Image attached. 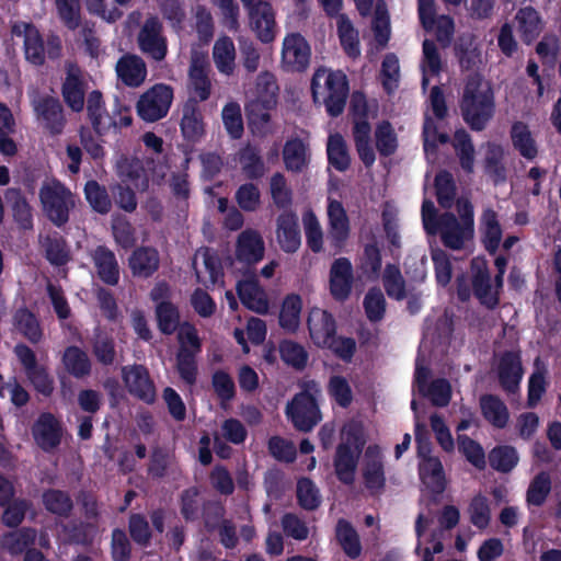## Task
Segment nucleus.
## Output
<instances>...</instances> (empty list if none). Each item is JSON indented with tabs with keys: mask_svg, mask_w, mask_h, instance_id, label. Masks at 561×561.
Here are the masks:
<instances>
[{
	"mask_svg": "<svg viewBox=\"0 0 561 561\" xmlns=\"http://www.w3.org/2000/svg\"><path fill=\"white\" fill-rule=\"evenodd\" d=\"M302 310V299L297 294L287 295L282 304L278 317L279 327L289 333L298 331L300 325V314Z\"/></svg>",
	"mask_w": 561,
	"mask_h": 561,
	"instance_id": "ea45409f",
	"label": "nucleus"
},
{
	"mask_svg": "<svg viewBox=\"0 0 561 561\" xmlns=\"http://www.w3.org/2000/svg\"><path fill=\"white\" fill-rule=\"evenodd\" d=\"M435 188L439 206L445 209L450 208L456 197V184L453 174L447 170L439 171L435 176Z\"/></svg>",
	"mask_w": 561,
	"mask_h": 561,
	"instance_id": "680f3d73",
	"label": "nucleus"
},
{
	"mask_svg": "<svg viewBox=\"0 0 561 561\" xmlns=\"http://www.w3.org/2000/svg\"><path fill=\"white\" fill-rule=\"evenodd\" d=\"M188 89L191 96L195 98L197 104L205 102L211 94V81L209 78V68L204 61L194 59L188 67Z\"/></svg>",
	"mask_w": 561,
	"mask_h": 561,
	"instance_id": "c85d7f7f",
	"label": "nucleus"
},
{
	"mask_svg": "<svg viewBox=\"0 0 561 561\" xmlns=\"http://www.w3.org/2000/svg\"><path fill=\"white\" fill-rule=\"evenodd\" d=\"M462 122L472 131H483L495 113L494 92L482 75L474 72L467 77L459 100Z\"/></svg>",
	"mask_w": 561,
	"mask_h": 561,
	"instance_id": "f257e3e1",
	"label": "nucleus"
},
{
	"mask_svg": "<svg viewBox=\"0 0 561 561\" xmlns=\"http://www.w3.org/2000/svg\"><path fill=\"white\" fill-rule=\"evenodd\" d=\"M5 197L8 203H11L14 221L24 230L31 229L33 226L32 210L21 190L9 188Z\"/></svg>",
	"mask_w": 561,
	"mask_h": 561,
	"instance_id": "09e8293b",
	"label": "nucleus"
},
{
	"mask_svg": "<svg viewBox=\"0 0 561 561\" xmlns=\"http://www.w3.org/2000/svg\"><path fill=\"white\" fill-rule=\"evenodd\" d=\"M128 265L133 276L149 278L159 270V251L150 247L135 249L129 255Z\"/></svg>",
	"mask_w": 561,
	"mask_h": 561,
	"instance_id": "cd10ccee",
	"label": "nucleus"
},
{
	"mask_svg": "<svg viewBox=\"0 0 561 561\" xmlns=\"http://www.w3.org/2000/svg\"><path fill=\"white\" fill-rule=\"evenodd\" d=\"M455 56L462 70H471L476 65L478 51L470 34L460 35L455 43Z\"/></svg>",
	"mask_w": 561,
	"mask_h": 561,
	"instance_id": "338daca9",
	"label": "nucleus"
},
{
	"mask_svg": "<svg viewBox=\"0 0 561 561\" xmlns=\"http://www.w3.org/2000/svg\"><path fill=\"white\" fill-rule=\"evenodd\" d=\"M307 151V145L298 136L286 139L282 153L285 169L295 173L304 171L309 162Z\"/></svg>",
	"mask_w": 561,
	"mask_h": 561,
	"instance_id": "e433bc0d",
	"label": "nucleus"
},
{
	"mask_svg": "<svg viewBox=\"0 0 561 561\" xmlns=\"http://www.w3.org/2000/svg\"><path fill=\"white\" fill-rule=\"evenodd\" d=\"M181 134L188 142H198L205 135V123L195 98H187L182 105V118L180 122Z\"/></svg>",
	"mask_w": 561,
	"mask_h": 561,
	"instance_id": "4be33fe9",
	"label": "nucleus"
},
{
	"mask_svg": "<svg viewBox=\"0 0 561 561\" xmlns=\"http://www.w3.org/2000/svg\"><path fill=\"white\" fill-rule=\"evenodd\" d=\"M156 320L159 331L164 335L175 333L182 325L179 307L170 300L157 304Z\"/></svg>",
	"mask_w": 561,
	"mask_h": 561,
	"instance_id": "49530a36",
	"label": "nucleus"
},
{
	"mask_svg": "<svg viewBox=\"0 0 561 561\" xmlns=\"http://www.w3.org/2000/svg\"><path fill=\"white\" fill-rule=\"evenodd\" d=\"M270 195L276 208L282 211H293V192L285 175L282 172H274L270 178Z\"/></svg>",
	"mask_w": 561,
	"mask_h": 561,
	"instance_id": "8fccbe9b",
	"label": "nucleus"
},
{
	"mask_svg": "<svg viewBox=\"0 0 561 561\" xmlns=\"http://www.w3.org/2000/svg\"><path fill=\"white\" fill-rule=\"evenodd\" d=\"M354 284L353 265L348 257L341 256L333 261L330 268V294L336 301L348 300Z\"/></svg>",
	"mask_w": 561,
	"mask_h": 561,
	"instance_id": "dca6fc26",
	"label": "nucleus"
},
{
	"mask_svg": "<svg viewBox=\"0 0 561 561\" xmlns=\"http://www.w3.org/2000/svg\"><path fill=\"white\" fill-rule=\"evenodd\" d=\"M248 13L249 25L257 41L272 43L277 34V23L272 4L265 0H241Z\"/></svg>",
	"mask_w": 561,
	"mask_h": 561,
	"instance_id": "6e6552de",
	"label": "nucleus"
},
{
	"mask_svg": "<svg viewBox=\"0 0 561 561\" xmlns=\"http://www.w3.org/2000/svg\"><path fill=\"white\" fill-rule=\"evenodd\" d=\"M275 105V99L256 100L247 105L249 125L256 129H264L271 121L270 110Z\"/></svg>",
	"mask_w": 561,
	"mask_h": 561,
	"instance_id": "0e129e2a",
	"label": "nucleus"
},
{
	"mask_svg": "<svg viewBox=\"0 0 561 561\" xmlns=\"http://www.w3.org/2000/svg\"><path fill=\"white\" fill-rule=\"evenodd\" d=\"M85 82L80 70L68 69L61 84V95L67 107L79 113L84 107Z\"/></svg>",
	"mask_w": 561,
	"mask_h": 561,
	"instance_id": "bb28decb",
	"label": "nucleus"
},
{
	"mask_svg": "<svg viewBox=\"0 0 561 561\" xmlns=\"http://www.w3.org/2000/svg\"><path fill=\"white\" fill-rule=\"evenodd\" d=\"M311 92L316 105H324L327 115L336 118L345 110L350 95L347 75L341 70L320 67L311 80Z\"/></svg>",
	"mask_w": 561,
	"mask_h": 561,
	"instance_id": "f03ea898",
	"label": "nucleus"
},
{
	"mask_svg": "<svg viewBox=\"0 0 561 561\" xmlns=\"http://www.w3.org/2000/svg\"><path fill=\"white\" fill-rule=\"evenodd\" d=\"M35 444L45 453L54 451L62 439L60 421L51 412H42L31 427Z\"/></svg>",
	"mask_w": 561,
	"mask_h": 561,
	"instance_id": "ddd939ff",
	"label": "nucleus"
},
{
	"mask_svg": "<svg viewBox=\"0 0 561 561\" xmlns=\"http://www.w3.org/2000/svg\"><path fill=\"white\" fill-rule=\"evenodd\" d=\"M327 158L330 164L337 171H346L351 165V157L347 150L345 139L335 134L329 137L327 141Z\"/></svg>",
	"mask_w": 561,
	"mask_h": 561,
	"instance_id": "6e6d98bb",
	"label": "nucleus"
},
{
	"mask_svg": "<svg viewBox=\"0 0 561 561\" xmlns=\"http://www.w3.org/2000/svg\"><path fill=\"white\" fill-rule=\"evenodd\" d=\"M297 500L302 510L314 511L320 506L319 490L311 478L302 477L298 480Z\"/></svg>",
	"mask_w": 561,
	"mask_h": 561,
	"instance_id": "69168bd1",
	"label": "nucleus"
},
{
	"mask_svg": "<svg viewBox=\"0 0 561 561\" xmlns=\"http://www.w3.org/2000/svg\"><path fill=\"white\" fill-rule=\"evenodd\" d=\"M490 467L496 472L510 473L519 462L518 451L508 444L495 445L488 456Z\"/></svg>",
	"mask_w": 561,
	"mask_h": 561,
	"instance_id": "37998d69",
	"label": "nucleus"
},
{
	"mask_svg": "<svg viewBox=\"0 0 561 561\" xmlns=\"http://www.w3.org/2000/svg\"><path fill=\"white\" fill-rule=\"evenodd\" d=\"M123 380L130 396L150 404L157 398V389L150 378L148 368L142 364L124 366L121 369Z\"/></svg>",
	"mask_w": 561,
	"mask_h": 561,
	"instance_id": "2eb2a0df",
	"label": "nucleus"
},
{
	"mask_svg": "<svg viewBox=\"0 0 561 561\" xmlns=\"http://www.w3.org/2000/svg\"><path fill=\"white\" fill-rule=\"evenodd\" d=\"M12 35L24 38V53L27 61L35 66L44 65V39L36 25L24 22L14 24L12 25Z\"/></svg>",
	"mask_w": 561,
	"mask_h": 561,
	"instance_id": "aec40b11",
	"label": "nucleus"
},
{
	"mask_svg": "<svg viewBox=\"0 0 561 561\" xmlns=\"http://www.w3.org/2000/svg\"><path fill=\"white\" fill-rule=\"evenodd\" d=\"M327 217H329V239L331 245L340 250L345 245L351 233L350 218L345 207L339 201L329 199Z\"/></svg>",
	"mask_w": 561,
	"mask_h": 561,
	"instance_id": "a211bd4d",
	"label": "nucleus"
},
{
	"mask_svg": "<svg viewBox=\"0 0 561 561\" xmlns=\"http://www.w3.org/2000/svg\"><path fill=\"white\" fill-rule=\"evenodd\" d=\"M346 440L339 443L333 458L334 472L337 480L344 485H352L355 481V473L359 455L365 446L363 430L351 424L344 430Z\"/></svg>",
	"mask_w": 561,
	"mask_h": 561,
	"instance_id": "20e7f679",
	"label": "nucleus"
},
{
	"mask_svg": "<svg viewBox=\"0 0 561 561\" xmlns=\"http://www.w3.org/2000/svg\"><path fill=\"white\" fill-rule=\"evenodd\" d=\"M515 20L518 22L520 37L525 43L537 38L541 32V20L537 10L526 7L518 10Z\"/></svg>",
	"mask_w": 561,
	"mask_h": 561,
	"instance_id": "864d4df0",
	"label": "nucleus"
},
{
	"mask_svg": "<svg viewBox=\"0 0 561 561\" xmlns=\"http://www.w3.org/2000/svg\"><path fill=\"white\" fill-rule=\"evenodd\" d=\"M213 59L218 72L231 76L236 69V47L232 39L220 36L214 43Z\"/></svg>",
	"mask_w": 561,
	"mask_h": 561,
	"instance_id": "4c0bfd02",
	"label": "nucleus"
},
{
	"mask_svg": "<svg viewBox=\"0 0 561 561\" xmlns=\"http://www.w3.org/2000/svg\"><path fill=\"white\" fill-rule=\"evenodd\" d=\"M419 476L425 486L434 493H443L446 481L442 461L437 457L421 458Z\"/></svg>",
	"mask_w": 561,
	"mask_h": 561,
	"instance_id": "f704fd0d",
	"label": "nucleus"
},
{
	"mask_svg": "<svg viewBox=\"0 0 561 561\" xmlns=\"http://www.w3.org/2000/svg\"><path fill=\"white\" fill-rule=\"evenodd\" d=\"M458 451L467 458V461L478 470H484L486 467L485 453L483 446L477 443L467 434L457 435Z\"/></svg>",
	"mask_w": 561,
	"mask_h": 561,
	"instance_id": "4d7b16f0",
	"label": "nucleus"
},
{
	"mask_svg": "<svg viewBox=\"0 0 561 561\" xmlns=\"http://www.w3.org/2000/svg\"><path fill=\"white\" fill-rule=\"evenodd\" d=\"M282 55L291 71L302 72L309 65L310 47L300 33H291L283 42Z\"/></svg>",
	"mask_w": 561,
	"mask_h": 561,
	"instance_id": "412c9836",
	"label": "nucleus"
},
{
	"mask_svg": "<svg viewBox=\"0 0 561 561\" xmlns=\"http://www.w3.org/2000/svg\"><path fill=\"white\" fill-rule=\"evenodd\" d=\"M279 354L284 364L302 370L308 362V353L302 345L295 341L283 340L279 343Z\"/></svg>",
	"mask_w": 561,
	"mask_h": 561,
	"instance_id": "052dcab7",
	"label": "nucleus"
},
{
	"mask_svg": "<svg viewBox=\"0 0 561 561\" xmlns=\"http://www.w3.org/2000/svg\"><path fill=\"white\" fill-rule=\"evenodd\" d=\"M39 199L46 217L57 227H62L69 219V209L75 205L72 193L56 181L45 184L39 190Z\"/></svg>",
	"mask_w": 561,
	"mask_h": 561,
	"instance_id": "423d86ee",
	"label": "nucleus"
},
{
	"mask_svg": "<svg viewBox=\"0 0 561 561\" xmlns=\"http://www.w3.org/2000/svg\"><path fill=\"white\" fill-rule=\"evenodd\" d=\"M42 503L44 508L61 518H68L73 511V501L67 491L47 489L43 491Z\"/></svg>",
	"mask_w": 561,
	"mask_h": 561,
	"instance_id": "79ce46f5",
	"label": "nucleus"
},
{
	"mask_svg": "<svg viewBox=\"0 0 561 561\" xmlns=\"http://www.w3.org/2000/svg\"><path fill=\"white\" fill-rule=\"evenodd\" d=\"M503 229L492 208L484 209L480 217V241L490 255H494L501 245Z\"/></svg>",
	"mask_w": 561,
	"mask_h": 561,
	"instance_id": "c756f323",
	"label": "nucleus"
},
{
	"mask_svg": "<svg viewBox=\"0 0 561 561\" xmlns=\"http://www.w3.org/2000/svg\"><path fill=\"white\" fill-rule=\"evenodd\" d=\"M511 139L514 149L518 151L520 156L528 160L537 157L538 149L536 141L531 138L528 126L524 122L517 121L512 124Z\"/></svg>",
	"mask_w": 561,
	"mask_h": 561,
	"instance_id": "de8ad7c7",
	"label": "nucleus"
},
{
	"mask_svg": "<svg viewBox=\"0 0 561 561\" xmlns=\"http://www.w3.org/2000/svg\"><path fill=\"white\" fill-rule=\"evenodd\" d=\"M61 362L67 373L77 379H82L91 374L92 366L89 355L78 346L66 347Z\"/></svg>",
	"mask_w": 561,
	"mask_h": 561,
	"instance_id": "a19ab883",
	"label": "nucleus"
},
{
	"mask_svg": "<svg viewBox=\"0 0 561 561\" xmlns=\"http://www.w3.org/2000/svg\"><path fill=\"white\" fill-rule=\"evenodd\" d=\"M307 329L313 343L320 346L327 344L336 333V321L328 310L314 307L308 312Z\"/></svg>",
	"mask_w": 561,
	"mask_h": 561,
	"instance_id": "b1692460",
	"label": "nucleus"
},
{
	"mask_svg": "<svg viewBox=\"0 0 561 561\" xmlns=\"http://www.w3.org/2000/svg\"><path fill=\"white\" fill-rule=\"evenodd\" d=\"M454 148L462 171L473 172L474 167V146L470 134L463 128H459L454 135Z\"/></svg>",
	"mask_w": 561,
	"mask_h": 561,
	"instance_id": "603ef678",
	"label": "nucleus"
},
{
	"mask_svg": "<svg viewBox=\"0 0 561 561\" xmlns=\"http://www.w3.org/2000/svg\"><path fill=\"white\" fill-rule=\"evenodd\" d=\"M84 197L94 211L100 215H106L111 211L112 202L105 186H101L96 181H89L83 187Z\"/></svg>",
	"mask_w": 561,
	"mask_h": 561,
	"instance_id": "13d9d810",
	"label": "nucleus"
},
{
	"mask_svg": "<svg viewBox=\"0 0 561 561\" xmlns=\"http://www.w3.org/2000/svg\"><path fill=\"white\" fill-rule=\"evenodd\" d=\"M551 493V476L541 471L533 477L526 491L528 506L541 507Z\"/></svg>",
	"mask_w": 561,
	"mask_h": 561,
	"instance_id": "5fc2aeb1",
	"label": "nucleus"
},
{
	"mask_svg": "<svg viewBox=\"0 0 561 561\" xmlns=\"http://www.w3.org/2000/svg\"><path fill=\"white\" fill-rule=\"evenodd\" d=\"M91 259L100 280L110 286L118 284L119 266L112 249L98 245L92 250Z\"/></svg>",
	"mask_w": 561,
	"mask_h": 561,
	"instance_id": "a878e982",
	"label": "nucleus"
},
{
	"mask_svg": "<svg viewBox=\"0 0 561 561\" xmlns=\"http://www.w3.org/2000/svg\"><path fill=\"white\" fill-rule=\"evenodd\" d=\"M37 533L32 527H21L8 531L0 537V548L10 556H21L26 553L30 546L36 540Z\"/></svg>",
	"mask_w": 561,
	"mask_h": 561,
	"instance_id": "72a5a7b5",
	"label": "nucleus"
},
{
	"mask_svg": "<svg viewBox=\"0 0 561 561\" xmlns=\"http://www.w3.org/2000/svg\"><path fill=\"white\" fill-rule=\"evenodd\" d=\"M472 295L488 310L497 308L496 293L492 289V277L484 257H473L470 262Z\"/></svg>",
	"mask_w": 561,
	"mask_h": 561,
	"instance_id": "f8f14e48",
	"label": "nucleus"
},
{
	"mask_svg": "<svg viewBox=\"0 0 561 561\" xmlns=\"http://www.w3.org/2000/svg\"><path fill=\"white\" fill-rule=\"evenodd\" d=\"M337 36L344 54L350 58L359 56V39L358 32L354 27L350 18L345 14H340L336 21Z\"/></svg>",
	"mask_w": 561,
	"mask_h": 561,
	"instance_id": "a18cd8bd",
	"label": "nucleus"
},
{
	"mask_svg": "<svg viewBox=\"0 0 561 561\" xmlns=\"http://www.w3.org/2000/svg\"><path fill=\"white\" fill-rule=\"evenodd\" d=\"M419 21L425 33H433L443 48L451 45L455 21L448 14H437L435 0H417Z\"/></svg>",
	"mask_w": 561,
	"mask_h": 561,
	"instance_id": "39448f33",
	"label": "nucleus"
},
{
	"mask_svg": "<svg viewBox=\"0 0 561 561\" xmlns=\"http://www.w3.org/2000/svg\"><path fill=\"white\" fill-rule=\"evenodd\" d=\"M364 479L365 485L369 490L381 489L383 486V463L380 460V447L377 445H369L366 449Z\"/></svg>",
	"mask_w": 561,
	"mask_h": 561,
	"instance_id": "58836bf2",
	"label": "nucleus"
},
{
	"mask_svg": "<svg viewBox=\"0 0 561 561\" xmlns=\"http://www.w3.org/2000/svg\"><path fill=\"white\" fill-rule=\"evenodd\" d=\"M85 110H88V118L94 133L99 137L106 136L111 130V125L114 124V118L108 114L100 90H92L89 93Z\"/></svg>",
	"mask_w": 561,
	"mask_h": 561,
	"instance_id": "393cba45",
	"label": "nucleus"
},
{
	"mask_svg": "<svg viewBox=\"0 0 561 561\" xmlns=\"http://www.w3.org/2000/svg\"><path fill=\"white\" fill-rule=\"evenodd\" d=\"M336 540L347 558L356 559L363 552L358 535L353 525L346 519H339L335 526Z\"/></svg>",
	"mask_w": 561,
	"mask_h": 561,
	"instance_id": "c03bdc74",
	"label": "nucleus"
},
{
	"mask_svg": "<svg viewBox=\"0 0 561 561\" xmlns=\"http://www.w3.org/2000/svg\"><path fill=\"white\" fill-rule=\"evenodd\" d=\"M265 253L262 234L253 229H247L238 234L236 242V259L249 266L260 263Z\"/></svg>",
	"mask_w": 561,
	"mask_h": 561,
	"instance_id": "6ab92c4d",
	"label": "nucleus"
},
{
	"mask_svg": "<svg viewBox=\"0 0 561 561\" xmlns=\"http://www.w3.org/2000/svg\"><path fill=\"white\" fill-rule=\"evenodd\" d=\"M14 330L22 334L31 344L37 345L44 337L38 317L27 308L15 310L12 316Z\"/></svg>",
	"mask_w": 561,
	"mask_h": 561,
	"instance_id": "473e14b6",
	"label": "nucleus"
},
{
	"mask_svg": "<svg viewBox=\"0 0 561 561\" xmlns=\"http://www.w3.org/2000/svg\"><path fill=\"white\" fill-rule=\"evenodd\" d=\"M13 353L22 364L26 378L35 390L45 397L51 396L55 390V381L49 376L47 368L38 364L36 353L27 345L20 343L13 347Z\"/></svg>",
	"mask_w": 561,
	"mask_h": 561,
	"instance_id": "9d476101",
	"label": "nucleus"
},
{
	"mask_svg": "<svg viewBox=\"0 0 561 561\" xmlns=\"http://www.w3.org/2000/svg\"><path fill=\"white\" fill-rule=\"evenodd\" d=\"M174 100V90L164 83H157L144 92L138 103L136 113L146 122H159L164 118Z\"/></svg>",
	"mask_w": 561,
	"mask_h": 561,
	"instance_id": "0eeeda50",
	"label": "nucleus"
},
{
	"mask_svg": "<svg viewBox=\"0 0 561 561\" xmlns=\"http://www.w3.org/2000/svg\"><path fill=\"white\" fill-rule=\"evenodd\" d=\"M139 50L145 57L160 62L168 54V42L163 35V24L157 15L148 16L136 36Z\"/></svg>",
	"mask_w": 561,
	"mask_h": 561,
	"instance_id": "1a4fd4ad",
	"label": "nucleus"
},
{
	"mask_svg": "<svg viewBox=\"0 0 561 561\" xmlns=\"http://www.w3.org/2000/svg\"><path fill=\"white\" fill-rule=\"evenodd\" d=\"M239 162L249 180H260L265 174V163L257 147L248 144L239 151Z\"/></svg>",
	"mask_w": 561,
	"mask_h": 561,
	"instance_id": "3c124183",
	"label": "nucleus"
},
{
	"mask_svg": "<svg viewBox=\"0 0 561 561\" xmlns=\"http://www.w3.org/2000/svg\"><path fill=\"white\" fill-rule=\"evenodd\" d=\"M196 354L188 347H180L176 354V369L183 382L194 386L197 380L198 367Z\"/></svg>",
	"mask_w": 561,
	"mask_h": 561,
	"instance_id": "bf43d9fd",
	"label": "nucleus"
},
{
	"mask_svg": "<svg viewBox=\"0 0 561 561\" xmlns=\"http://www.w3.org/2000/svg\"><path fill=\"white\" fill-rule=\"evenodd\" d=\"M419 393L427 397L435 407L444 408L451 400V385L447 379H435Z\"/></svg>",
	"mask_w": 561,
	"mask_h": 561,
	"instance_id": "774afa93",
	"label": "nucleus"
},
{
	"mask_svg": "<svg viewBox=\"0 0 561 561\" xmlns=\"http://www.w3.org/2000/svg\"><path fill=\"white\" fill-rule=\"evenodd\" d=\"M474 228L459 222L450 211L442 214L440 240L445 248L459 251L473 238Z\"/></svg>",
	"mask_w": 561,
	"mask_h": 561,
	"instance_id": "f3484780",
	"label": "nucleus"
},
{
	"mask_svg": "<svg viewBox=\"0 0 561 561\" xmlns=\"http://www.w3.org/2000/svg\"><path fill=\"white\" fill-rule=\"evenodd\" d=\"M321 393L319 383L314 380H306L301 385V391L291 398L286 405V414L294 427L307 433L313 430L321 421V412L318 399Z\"/></svg>",
	"mask_w": 561,
	"mask_h": 561,
	"instance_id": "7ed1b4c3",
	"label": "nucleus"
},
{
	"mask_svg": "<svg viewBox=\"0 0 561 561\" xmlns=\"http://www.w3.org/2000/svg\"><path fill=\"white\" fill-rule=\"evenodd\" d=\"M31 106L33 112H35L37 121H39L50 136L62 134L66 118L59 99L53 95H39L31 101Z\"/></svg>",
	"mask_w": 561,
	"mask_h": 561,
	"instance_id": "9b49d317",
	"label": "nucleus"
},
{
	"mask_svg": "<svg viewBox=\"0 0 561 561\" xmlns=\"http://www.w3.org/2000/svg\"><path fill=\"white\" fill-rule=\"evenodd\" d=\"M202 503L199 490L192 486L182 491L180 496V512L186 523H194L199 519Z\"/></svg>",
	"mask_w": 561,
	"mask_h": 561,
	"instance_id": "e2e57ef3",
	"label": "nucleus"
},
{
	"mask_svg": "<svg viewBox=\"0 0 561 561\" xmlns=\"http://www.w3.org/2000/svg\"><path fill=\"white\" fill-rule=\"evenodd\" d=\"M117 77L129 88L140 87L147 76L146 62L135 55H126L116 62Z\"/></svg>",
	"mask_w": 561,
	"mask_h": 561,
	"instance_id": "7c9ffc66",
	"label": "nucleus"
},
{
	"mask_svg": "<svg viewBox=\"0 0 561 561\" xmlns=\"http://www.w3.org/2000/svg\"><path fill=\"white\" fill-rule=\"evenodd\" d=\"M238 298L241 299L242 304L250 310L255 312H264L267 308L266 299L262 298V289L260 282L255 275L239 280L236 286Z\"/></svg>",
	"mask_w": 561,
	"mask_h": 561,
	"instance_id": "c9c22d12",
	"label": "nucleus"
},
{
	"mask_svg": "<svg viewBox=\"0 0 561 561\" xmlns=\"http://www.w3.org/2000/svg\"><path fill=\"white\" fill-rule=\"evenodd\" d=\"M277 240L282 251L295 253L301 244L299 218L295 211H282L276 219Z\"/></svg>",
	"mask_w": 561,
	"mask_h": 561,
	"instance_id": "5701e85b",
	"label": "nucleus"
},
{
	"mask_svg": "<svg viewBox=\"0 0 561 561\" xmlns=\"http://www.w3.org/2000/svg\"><path fill=\"white\" fill-rule=\"evenodd\" d=\"M523 375L524 368L520 351H504L496 364V377L502 389L508 394L517 392Z\"/></svg>",
	"mask_w": 561,
	"mask_h": 561,
	"instance_id": "4468645a",
	"label": "nucleus"
},
{
	"mask_svg": "<svg viewBox=\"0 0 561 561\" xmlns=\"http://www.w3.org/2000/svg\"><path fill=\"white\" fill-rule=\"evenodd\" d=\"M479 409L485 421L495 428H504L508 424L510 412L505 402L496 394L479 397Z\"/></svg>",
	"mask_w": 561,
	"mask_h": 561,
	"instance_id": "2f4dec72",
	"label": "nucleus"
}]
</instances>
